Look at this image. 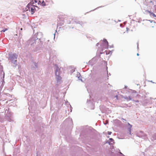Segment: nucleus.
I'll return each mask as SVG.
<instances>
[{"label": "nucleus", "instance_id": "obj_1", "mask_svg": "<svg viewBox=\"0 0 156 156\" xmlns=\"http://www.w3.org/2000/svg\"><path fill=\"white\" fill-rule=\"evenodd\" d=\"M42 6L48 5L53 3V2L50 0H34L30 2L27 5L26 9L27 10L31 11V14H33L36 11L35 7L36 4Z\"/></svg>", "mask_w": 156, "mask_h": 156}, {"label": "nucleus", "instance_id": "obj_2", "mask_svg": "<svg viewBox=\"0 0 156 156\" xmlns=\"http://www.w3.org/2000/svg\"><path fill=\"white\" fill-rule=\"evenodd\" d=\"M17 56L16 53H11L9 55V59L12 63H15L16 62Z\"/></svg>", "mask_w": 156, "mask_h": 156}, {"label": "nucleus", "instance_id": "obj_3", "mask_svg": "<svg viewBox=\"0 0 156 156\" xmlns=\"http://www.w3.org/2000/svg\"><path fill=\"white\" fill-rule=\"evenodd\" d=\"M152 23H154V22L153 21L146 20L144 21L143 24L146 26L153 27L154 26L152 24Z\"/></svg>", "mask_w": 156, "mask_h": 156}, {"label": "nucleus", "instance_id": "obj_4", "mask_svg": "<svg viewBox=\"0 0 156 156\" xmlns=\"http://www.w3.org/2000/svg\"><path fill=\"white\" fill-rule=\"evenodd\" d=\"M55 67L56 69L55 75L56 78L58 80H60L61 79V78L59 76L60 73V69L56 65L55 66Z\"/></svg>", "mask_w": 156, "mask_h": 156}, {"label": "nucleus", "instance_id": "obj_5", "mask_svg": "<svg viewBox=\"0 0 156 156\" xmlns=\"http://www.w3.org/2000/svg\"><path fill=\"white\" fill-rule=\"evenodd\" d=\"M103 44L104 45V48L108 49V43L107 40L105 39L103 40Z\"/></svg>", "mask_w": 156, "mask_h": 156}, {"label": "nucleus", "instance_id": "obj_6", "mask_svg": "<svg viewBox=\"0 0 156 156\" xmlns=\"http://www.w3.org/2000/svg\"><path fill=\"white\" fill-rule=\"evenodd\" d=\"M147 12L150 14L151 16H152L154 17H156V15L154 13L151 12V11H149V10H147Z\"/></svg>", "mask_w": 156, "mask_h": 156}, {"label": "nucleus", "instance_id": "obj_7", "mask_svg": "<svg viewBox=\"0 0 156 156\" xmlns=\"http://www.w3.org/2000/svg\"><path fill=\"white\" fill-rule=\"evenodd\" d=\"M111 133H112L111 132H108V135H111Z\"/></svg>", "mask_w": 156, "mask_h": 156}, {"label": "nucleus", "instance_id": "obj_8", "mask_svg": "<svg viewBox=\"0 0 156 156\" xmlns=\"http://www.w3.org/2000/svg\"><path fill=\"white\" fill-rule=\"evenodd\" d=\"M5 31V30H2V32H4Z\"/></svg>", "mask_w": 156, "mask_h": 156}, {"label": "nucleus", "instance_id": "obj_9", "mask_svg": "<svg viewBox=\"0 0 156 156\" xmlns=\"http://www.w3.org/2000/svg\"><path fill=\"white\" fill-rule=\"evenodd\" d=\"M128 124L130 126V127L131 128L132 127V125H130L129 123H128Z\"/></svg>", "mask_w": 156, "mask_h": 156}, {"label": "nucleus", "instance_id": "obj_10", "mask_svg": "<svg viewBox=\"0 0 156 156\" xmlns=\"http://www.w3.org/2000/svg\"><path fill=\"white\" fill-rule=\"evenodd\" d=\"M8 29L7 28H6L5 29V31L7 30Z\"/></svg>", "mask_w": 156, "mask_h": 156}, {"label": "nucleus", "instance_id": "obj_11", "mask_svg": "<svg viewBox=\"0 0 156 156\" xmlns=\"http://www.w3.org/2000/svg\"><path fill=\"white\" fill-rule=\"evenodd\" d=\"M99 44V43H98L97 44V46H98V45Z\"/></svg>", "mask_w": 156, "mask_h": 156}, {"label": "nucleus", "instance_id": "obj_12", "mask_svg": "<svg viewBox=\"0 0 156 156\" xmlns=\"http://www.w3.org/2000/svg\"><path fill=\"white\" fill-rule=\"evenodd\" d=\"M4 73L3 72V77H4Z\"/></svg>", "mask_w": 156, "mask_h": 156}, {"label": "nucleus", "instance_id": "obj_13", "mask_svg": "<svg viewBox=\"0 0 156 156\" xmlns=\"http://www.w3.org/2000/svg\"><path fill=\"white\" fill-rule=\"evenodd\" d=\"M137 56H139V54L138 53H137Z\"/></svg>", "mask_w": 156, "mask_h": 156}, {"label": "nucleus", "instance_id": "obj_14", "mask_svg": "<svg viewBox=\"0 0 156 156\" xmlns=\"http://www.w3.org/2000/svg\"><path fill=\"white\" fill-rule=\"evenodd\" d=\"M110 139L111 140H113V139H112V138H110Z\"/></svg>", "mask_w": 156, "mask_h": 156}]
</instances>
